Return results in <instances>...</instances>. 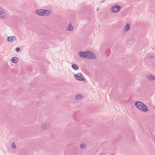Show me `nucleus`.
Listing matches in <instances>:
<instances>
[{
  "label": "nucleus",
  "instance_id": "f257e3e1",
  "mask_svg": "<svg viewBox=\"0 0 155 155\" xmlns=\"http://www.w3.org/2000/svg\"><path fill=\"white\" fill-rule=\"evenodd\" d=\"M78 54L81 57L92 59H96V56L95 54L90 51H86L84 52L80 51Z\"/></svg>",
  "mask_w": 155,
  "mask_h": 155
},
{
  "label": "nucleus",
  "instance_id": "f03ea898",
  "mask_svg": "<svg viewBox=\"0 0 155 155\" xmlns=\"http://www.w3.org/2000/svg\"><path fill=\"white\" fill-rule=\"evenodd\" d=\"M135 105L141 111L144 112H147L148 111V110L147 107L142 102L137 101L135 103Z\"/></svg>",
  "mask_w": 155,
  "mask_h": 155
},
{
  "label": "nucleus",
  "instance_id": "7ed1b4c3",
  "mask_svg": "<svg viewBox=\"0 0 155 155\" xmlns=\"http://www.w3.org/2000/svg\"><path fill=\"white\" fill-rule=\"evenodd\" d=\"M74 77L78 81H85L86 80L84 78L83 74L81 73H78L74 74Z\"/></svg>",
  "mask_w": 155,
  "mask_h": 155
},
{
  "label": "nucleus",
  "instance_id": "20e7f679",
  "mask_svg": "<svg viewBox=\"0 0 155 155\" xmlns=\"http://www.w3.org/2000/svg\"><path fill=\"white\" fill-rule=\"evenodd\" d=\"M121 9V6L118 5L113 6L110 9V11L112 12L116 13L119 12Z\"/></svg>",
  "mask_w": 155,
  "mask_h": 155
},
{
  "label": "nucleus",
  "instance_id": "39448f33",
  "mask_svg": "<svg viewBox=\"0 0 155 155\" xmlns=\"http://www.w3.org/2000/svg\"><path fill=\"white\" fill-rule=\"evenodd\" d=\"M6 17V13L5 10L0 7V18L2 19H5Z\"/></svg>",
  "mask_w": 155,
  "mask_h": 155
},
{
  "label": "nucleus",
  "instance_id": "423d86ee",
  "mask_svg": "<svg viewBox=\"0 0 155 155\" xmlns=\"http://www.w3.org/2000/svg\"><path fill=\"white\" fill-rule=\"evenodd\" d=\"M50 127V124L48 123H45L43 124L41 126V128L44 130H47L49 129Z\"/></svg>",
  "mask_w": 155,
  "mask_h": 155
},
{
  "label": "nucleus",
  "instance_id": "0eeeda50",
  "mask_svg": "<svg viewBox=\"0 0 155 155\" xmlns=\"http://www.w3.org/2000/svg\"><path fill=\"white\" fill-rule=\"evenodd\" d=\"M43 12V15L47 16L51 13V11L48 10H44L42 11Z\"/></svg>",
  "mask_w": 155,
  "mask_h": 155
},
{
  "label": "nucleus",
  "instance_id": "6e6552de",
  "mask_svg": "<svg viewBox=\"0 0 155 155\" xmlns=\"http://www.w3.org/2000/svg\"><path fill=\"white\" fill-rule=\"evenodd\" d=\"M43 10V9H37L36 10V14L40 16H43V12L42 11Z\"/></svg>",
  "mask_w": 155,
  "mask_h": 155
},
{
  "label": "nucleus",
  "instance_id": "1a4fd4ad",
  "mask_svg": "<svg viewBox=\"0 0 155 155\" xmlns=\"http://www.w3.org/2000/svg\"><path fill=\"white\" fill-rule=\"evenodd\" d=\"M147 78L150 81H153L155 80V77L151 74H149L147 76Z\"/></svg>",
  "mask_w": 155,
  "mask_h": 155
},
{
  "label": "nucleus",
  "instance_id": "9d476101",
  "mask_svg": "<svg viewBox=\"0 0 155 155\" xmlns=\"http://www.w3.org/2000/svg\"><path fill=\"white\" fill-rule=\"evenodd\" d=\"M72 68L75 70H77L79 69V67L78 64L72 63L71 65Z\"/></svg>",
  "mask_w": 155,
  "mask_h": 155
},
{
  "label": "nucleus",
  "instance_id": "9b49d317",
  "mask_svg": "<svg viewBox=\"0 0 155 155\" xmlns=\"http://www.w3.org/2000/svg\"><path fill=\"white\" fill-rule=\"evenodd\" d=\"M16 40L15 38L14 37H9L7 38V41L9 42H13Z\"/></svg>",
  "mask_w": 155,
  "mask_h": 155
},
{
  "label": "nucleus",
  "instance_id": "f8f14e48",
  "mask_svg": "<svg viewBox=\"0 0 155 155\" xmlns=\"http://www.w3.org/2000/svg\"><path fill=\"white\" fill-rule=\"evenodd\" d=\"M76 98L78 100H80L83 99L84 96L81 94H78L76 95Z\"/></svg>",
  "mask_w": 155,
  "mask_h": 155
},
{
  "label": "nucleus",
  "instance_id": "ddd939ff",
  "mask_svg": "<svg viewBox=\"0 0 155 155\" xmlns=\"http://www.w3.org/2000/svg\"><path fill=\"white\" fill-rule=\"evenodd\" d=\"M11 61L13 63H17L18 61V60L17 57H14L12 58Z\"/></svg>",
  "mask_w": 155,
  "mask_h": 155
},
{
  "label": "nucleus",
  "instance_id": "4468645a",
  "mask_svg": "<svg viewBox=\"0 0 155 155\" xmlns=\"http://www.w3.org/2000/svg\"><path fill=\"white\" fill-rule=\"evenodd\" d=\"M73 29V27L71 25V24H70L69 26L67 28L66 30L67 31H72Z\"/></svg>",
  "mask_w": 155,
  "mask_h": 155
},
{
  "label": "nucleus",
  "instance_id": "2eb2a0df",
  "mask_svg": "<svg viewBox=\"0 0 155 155\" xmlns=\"http://www.w3.org/2000/svg\"><path fill=\"white\" fill-rule=\"evenodd\" d=\"M130 28V26L129 24H127L126 26L125 27L124 29V31H128L129 30Z\"/></svg>",
  "mask_w": 155,
  "mask_h": 155
},
{
  "label": "nucleus",
  "instance_id": "dca6fc26",
  "mask_svg": "<svg viewBox=\"0 0 155 155\" xmlns=\"http://www.w3.org/2000/svg\"><path fill=\"white\" fill-rule=\"evenodd\" d=\"M85 144L84 143H82L81 144L80 147L82 148H84L85 147Z\"/></svg>",
  "mask_w": 155,
  "mask_h": 155
},
{
  "label": "nucleus",
  "instance_id": "f3484780",
  "mask_svg": "<svg viewBox=\"0 0 155 155\" xmlns=\"http://www.w3.org/2000/svg\"><path fill=\"white\" fill-rule=\"evenodd\" d=\"M12 147L13 148L15 149L16 148L15 144L14 143H13L12 145Z\"/></svg>",
  "mask_w": 155,
  "mask_h": 155
},
{
  "label": "nucleus",
  "instance_id": "a211bd4d",
  "mask_svg": "<svg viewBox=\"0 0 155 155\" xmlns=\"http://www.w3.org/2000/svg\"><path fill=\"white\" fill-rule=\"evenodd\" d=\"M20 50V48L18 47H17L16 48V51L17 52H18Z\"/></svg>",
  "mask_w": 155,
  "mask_h": 155
},
{
  "label": "nucleus",
  "instance_id": "6ab92c4d",
  "mask_svg": "<svg viewBox=\"0 0 155 155\" xmlns=\"http://www.w3.org/2000/svg\"><path fill=\"white\" fill-rule=\"evenodd\" d=\"M154 56L153 55H151L150 56V58H154Z\"/></svg>",
  "mask_w": 155,
  "mask_h": 155
}]
</instances>
